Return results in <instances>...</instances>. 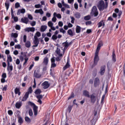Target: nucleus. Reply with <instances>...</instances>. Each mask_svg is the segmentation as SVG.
I'll list each match as a JSON object with an SVG mask.
<instances>
[{
  "mask_svg": "<svg viewBox=\"0 0 125 125\" xmlns=\"http://www.w3.org/2000/svg\"><path fill=\"white\" fill-rule=\"evenodd\" d=\"M25 46H26V47H27V48H29V47H31V42L27 41V42H25Z\"/></svg>",
  "mask_w": 125,
  "mask_h": 125,
  "instance_id": "nucleus-36",
  "label": "nucleus"
},
{
  "mask_svg": "<svg viewBox=\"0 0 125 125\" xmlns=\"http://www.w3.org/2000/svg\"><path fill=\"white\" fill-rule=\"evenodd\" d=\"M47 29V26L42 25L41 27V32H44Z\"/></svg>",
  "mask_w": 125,
  "mask_h": 125,
  "instance_id": "nucleus-29",
  "label": "nucleus"
},
{
  "mask_svg": "<svg viewBox=\"0 0 125 125\" xmlns=\"http://www.w3.org/2000/svg\"><path fill=\"white\" fill-rule=\"evenodd\" d=\"M52 22H54L55 23V22H56V21H57V19H56V16H54V17L52 19Z\"/></svg>",
  "mask_w": 125,
  "mask_h": 125,
  "instance_id": "nucleus-58",
  "label": "nucleus"
},
{
  "mask_svg": "<svg viewBox=\"0 0 125 125\" xmlns=\"http://www.w3.org/2000/svg\"><path fill=\"white\" fill-rule=\"evenodd\" d=\"M98 10H97V7H96V6H93L91 10L90 15L91 16H94V17H97L98 16Z\"/></svg>",
  "mask_w": 125,
  "mask_h": 125,
  "instance_id": "nucleus-3",
  "label": "nucleus"
},
{
  "mask_svg": "<svg viewBox=\"0 0 125 125\" xmlns=\"http://www.w3.org/2000/svg\"><path fill=\"white\" fill-rule=\"evenodd\" d=\"M20 6V3L17 2L15 4V8H19V7Z\"/></svg>",
  "mask_w": 125,
  "mask_h": 125,
  "instance_id": "nucleus-50",
  "label": "nucleus"
},
{
  "mask_svg": "<svg viewBox=\"0 0 125 125\" xmlns=\"http://www.w3.org/2000/svg\"><path fill=\"white\" fill-rule=\"evenodd\" d=\"M34 77L37 79H41L42 78V74L40 73V69H37L34 71Z\"/></svg>",
  "mask_w": 125,
  "mask_h": 125,
  "instance_id": "nucleus-5",
  "label": "nucleus"
},
{
  "mask_svg": "<svg viewBox=\"0 0 125 125\" xmlns=\"http://www.w3.org/2000/svg\"><path fill=\"white\" fill-rule=\"evenodd\" d=\"M100 83V80L98 77H97L95 79V81L94 82V87H97L99 85V83Z\"/></svg>",
  "mask_w": 125,
  "mask_h": 125,
  "instance_id": "nucleus-10",
  "label": "nucleus"
},
{
  "mask_svg": "<svg viewBox=\"0 0 125 125\" xmlns=\"http://www.w3.org/2000/svg\"><path fill=\"white\" fill-rule=\"evenodd\" d=\"M7 70L9 72V74H10V72H12L13 70V66L12 65H10V64H7Z\"/></svg>",
  "mask_w": 125,
  "mask_h": 125,
  "instance_id": "nucleus-22",
  "label": "nucleus"
},
{
  "mask_svg": "<svg viewBox=\"0 0 125 125\" xmlns=\"http://www.w3.org/2000/svg\"><path fill=\"white\" fill-rule=\"evenodd\" d=\"M53 16H55L56 17H57L59 19H61L62 18V16H61V14L56 13V12H54L53 14Z\"/></svg>",
  "mask_w": 125,
  "mask_h": 125,
  "instance_id": "nucleus-32",
  "label": "nucleus"
},
{
  "mask_svg": "<svg viewBox=\"0 0 125 125\" xmlns=\"http://www.w3.org/2000/svg\"><path fill=\"white\" fill-rule=\"evenodd\" d=\"M51 39H52V40H53V41H54V42H55V41H56V40H57V39H58L57 35H55L54 34L52 36Z\"/></svg>",
  "mask_w": 125,
  "mask_h": 125,
  "instance_id": "nucleus-44",
  "label": "nucleus"
},
{
  "mask_svg": "<svg viewBox=\"0 0 125 125\" xmlns=\"http://www.w3.org/2000/svg\"><path fill=\"white\" fill-rule=\"evenodd\" d=\"M34 43L35 45H33V47H37L40 43V41L39 40H34Z\"/></svg>",
  "mask_w": 125,
  "mask_h": 125,
  "instance_id": "nucleus-26",
  "label": "nucleus"
},
{
  "mask_svg": "<svg viewBox=\"0 0 125 125\" xmlns=\"http://www.w3.org/2000/svg\"><path fill=\"white\" fill-rule=\"evenodd\" d=\"M99 54H95V57L94 58V63L93 64V67H95V66H96L97 65L98 62L99 61Z\"/></svg>",
  "mask_w": 125,
  "mask_h": 125,
  "instance_id": "nucleus-4",
  "label": "nucleus"
},
{
  "mask_svg": "<svg viewBox=\"0 0 125 125\" xmlns=\"http://www.w3.org/2000/svg\"><path fill=\"white\" fill-rule=\"evenodd\" d=\"M11 37H12V38H15V39H16V38L18 37V34H17L16 33H12Z\"/></svg>",
  "mask_w": 125,
  "mask_h": 125,
  "instance_id": "nucleus-39",
  "label": "nucleus"
},
{
  "mask_svg": "<svg viewBox=\"0 0 125 125\" xmlns=\"http://www.w3.org/2000/svg\"><path fill=\"white\" fill-rule=\"evenodd\" d=\"M8 114L9 115V116H12V115H13V111H12L11 110H9L8 111Z\"/></svg>",
  "mask_w": 125,
  "mask_h": 125,
  "instance_id": "nucleus-57",
  "label": "nucleus"
},
{
  "mask_svg": "<svg viewBox=\"0 0 125 125\" xmlns=\"http://www.w3.org/2000/svg\"><path fill=\"white\" fill-rule=\"evenodd\" d=\"M71 66L70 65V60L68 58L67 60L66 63L65 64V66L63 67V71H65V70H67L69 67Z\"/></svg>",
  "mask_w": 125,
  "mask_h": 125,
  "instance_id": "nucleus-12",
  "label": "nucleus"
},
{
  "mask_svg": "<svg viewBox=\"0 0 125 125\" xmlns=\"http://www.w3.org/2000/svg\"><path fill=\"white\" fill-rule=\"evenodd\" d=\"M112 60L114 63H115L116 61H117V58H116V53H115V51H113L112 52Z\"/></svg>",
  "mask_w": 125,
  "mask_h": 125,
  "instance_id": "nucleus-21",
  "label": "nucleus"
},
{
  "mask_svg": "<svg viewBox=\"0 0 125 125\" xmlns=\"http://www.w3.org/2000/svg\"><path fill=\"white\" fill-rule=\"evenodd\" d=\"M81 26L77 25L76 28V33L77 34H80V33H81Z\"/></svg>",
  "mask_w": 125,
  "mask_h": 125,
  "instance_id": "nucleus-27",
  "label": "nucleus"
},
{
  "mask_svg": "<svg viewBox=\"0 0 125 125\" xmlns=\"http://www.w3.org/2000/svg\"><path fill=\"white\" fill-rule=\"evenodd\" d=\"M108 2H104L103 0H101L99 1L97 6L100 11H102L108 8Z\"/></svg>",
  "mask_w": 125,
  "mask_h": 125,
  "instance_id": "nucleus-1",
  "label": "nucleus"
},
{
  "mask_svg": "<svg viewBox=\"0 0 125 125\" xmlns=\"http://www.w3.org/2000/svg\"><path fill=\"white\" fill-rule=\"evenodd\" d=\"M21 55L19 56V59L21 62H23L24 61V62L23 63V65H25V64H27V62H28V60H29V58H27V52H21Z\"/></svg>",
  "mask_w": 125,
  "mask_h": 125,
  "instance_id": "nucleus-2",
  "label": "nucleus"
},
{
  "mask_svg": "<svg viewBox=\"0 0 125 125\" xmlns=\"http://www.w3.org/2000/svg\"><path fill=\"white\" fill-rule=\"evenodd\" d=\"M43 63L46 65L48 64V58L47 57H46L43 59Z\"/></svg>",
  "mask_w": 125,
  "mask_h": 125,
  "instance_id": "nucleus-28",
  "label": "nucleus"
},
{
  "mask_svg": "<svg viewBox=\"0 0 125 125\" xmlns=\"http://www.w3.org/2000/svg\"><path fill=\"white\" fill-rule=\"evenodd\" d=\"M35 94H41V93H42V90H41V89H37L35 91Z\"/></svg>",
  "mask_w": 125,
  "mask_h": 125,
  "instance_id": "nucleus-41",
  "label": "nucleus"
},
{
  "mask_svg": "<svg viewBox=\"0 0 125 125\" xmlns=\"http://www.w3.org/2000/svg\"><path fill=\"white\" fill-rule=\"evenodd\" d=\"M2 91H6V90H7V85H5L2 88Z\"/></svg>",
  "mask_w": 125,
  "mask_h": 125,
  "instance_id": "nucleus-54",
  "label": "nucleus"
},
{
  "mask_svg": "<svg viewBox=\"0 0 125 125\" xmlns=\"http://www.w3.org/2000/svg\"><path fill=\"white\" fill-rule=\"evenodd\" d=\"M32 92H33V90L32 89V87H30L28 89V91L25 93H28V95H29L30 93H32Z\"/></svg>",
  "mask_w": 125,
  "mask_h": 125,
  "instance_id": "nucleus-46",
  "label": "nucleus"
},
{
  "mask_svg": "<svg viewBox=\"0 0 125 125\" xmlns=\"http://www.w3.org/2000/svg\"><path fill=\"white\" fill-rule=\"evenodd\" d=\"M119 119H114L113 121L111 123L112 125H116L119 124Z\"/></svg>",
  "mask_w": 125,
  "mask_h": 125,
  "instance_id": "nucleus-33",
  "label": "nucleus"
},
{
  "mask_svg": "<svg viewBox=\"0 0 125 125\" xmlns=\"http://www.w3.org/2000/svg\"><path fill=\"white\" fill-rule=\"evenodd\" d=\"M35 27H27L24 29V31L25 32H32V33H34V32H35Z\"/></svg>",
  "mask_w": 125,
  "mask_h": 125,
  "instance_id": "nucleus-14",
  "label": "nucleus"
},
{
  "mask_svg": "<svg viewBox=\"0 0 125 125\" xmlns=\"http://www.w3.org/2000/svg\"><path fill=\"white\" fill-rule=\"evenodd\" d=\"M104 99H105V95H103L101 101V104H104Z\"/></svg>",
  "mask_w": 125,
  "mask_h": 125,
  "instance_id": "nucleus-49",
  "label": "nucleus"
},
{
  "mask_svg": "<svg viewBox=\"0 0 125 125\" xmlns=\"http://www.w3.org/2000/svg\"><path fill=\"white\" fill-rule=\"evenodd\" d=\"M42 86L44 89H47L49 86H50V84L48 83V81H44L42 84Z\"/></svg>",
  "mask_w": 125,
  "mask_h": 125,
  "instance_id": "nucleus-6",
  "label": "nucleus"
},
{
  "mask_svg": "<svg viewBox=\"0 0 125 125\" xmlns=\"http://www.w3.org/2000/svg\"><path fill=\"white\" fill-rule=\"evenodd\" d=\"M18 123L19 125H22V124H23V119H22L21 116L18 117Z\"/></svg>",
  "mask_w": 125,
  "mask_h": 125,
  "instance_id": "nucleus-31",
  "label": "nucleus"
},
{
  "mask_svg": "<svg viewBox=\"0 0 125 125\" xmlns=\"http://www.w3.org/2000/svg\"><path fill=\"white\" fill-rule=\"evenodd\" d=\"M7 75L5 73H3L1 75V83H5V79H6Z\"/></svg>",
  "mask_w": 125,
  "mask_h": 125,
  "instance_id": "nucleus-11",
  "label": "nucleus"
},
{
  "mask_svg": "<svg viewBox=\"0 0 125 125\" xmlns=\"http://www.w3.org/2000/svg\"><path fill=\"white\" fill-rule=\"evenodd\" d=\"M33 112L34 116H37V115H38V106L36 105L35 106H33Z\"/></svg>",
  "mask_w": 125,
  "mask_h": 125,
  "instance_id": "nucleus-25",
  "label": "nucleus"
},
{
  "mask_svg": "<svg viewBox=\"0 0 125 125\" xmlns=\"http://www.w3.org/2000/svg\"><path fill=\"white\" fill-rule=\"evenodd\" d=\"M35 13H40V14L42 15L43 14V11H42V9H36L35 11Z\"/></svg>",
  "mask_w": 125,
  "mask_h": 125,
  "instance_id": "nucleus-30",
  "label": "nucleus"
},
{
  "mask_svg": "<svg viewBox=\"0 0 125 125\" xmlns=\"http://www.w3.org/2000/svg\"><path fill=\"white\" fill-rule=\"evenodd\" d=\"M67 34L69 36H70V37H73V36H74V33H73V31H72V29H69L67 31Z\"/></svg>",
  "mask_w": 125,
  "mask_h": 125,
  "instance_id": "nucleus-35",
  "label": "nucleus"
},
{
  "mask_svg": "<svg viewBox=\"0 0 125 125\" xmlns=\"http://www.w3.org/2000/svg\"><path fill=\"white\" fill-rule=\"evenodd\" d=\"M61 59H62V57H58L56 58V61L59 62V61H61Z\"/></svg>",
  "mask_w": 125,
  "mask_h": 125,
  "instance_id": "nucleus-61",
  "label": "nucleus"
},
{
  "mask_svg": "<svg viewBox=\"0 0 125 125\" xmlns=\"http://www.w3.org/2000/svg\"><path fill=\"white\" fill-rule=\"evenodd\" d=\"M73 72H74V69L73 68H70L68 69L66 72L67 76H68V77H70V76L72 75V73H73Z\"/></svg>",
  "mask_w": 125,
  "mask_h": 125,
  "instance_id": "nucleus-23",
  "label": "nucleus"
},
{
  "mask_svg": "<svg viewBox=\"0 0 125 125\" xmlns=\"http://www.w3.org/2000/svg\"><path fill=\"white\" fill-rule=\"evenodd\" d=\"M26 12V10L24 8H22L21 9H19L17 11V15H20L21 13L22 14H24V13H25Z\"/></svg>",
  "mask_w": 125,
  "mask_h": 125,
  "instance_id": "nucleus-15",
  "label": "nucleus"
},
{
  "mask_svg": "<svg viewBox=\"0 0 125 125\" xmlns=\"http://www.w3.org/2000/svg\"><path fill=\"white\" fill-rule=\"evenodd\" d=\"M16 30H18L19 31H20V30L21 29V26H20V25L17 24L16 25V27H15Z\"/></svg>",
  "mask_w": 125,
  "mask_h": 125,
  "instance_id": "nucleus-55",
  "label": "nucleus"
},
{
  "mask_svg": "<svg viewBox=\"0 0 125 125\" xmlns=\"http://www.w3.org/2000/svg\"><path fill=\"white\" fill-rule=\"evenodd\" d=\"M5 6L6 8V10H8L9 8V2L6 1L5 2Z\"/></svg>",
  "mask_w": 125,
  "mask_h": 125,
  "instance_id": "nucleus-42",
  "label": "nucleus"
},
{
  "mask_svg": "<svg viewBox=\"0 0 125 125\" xmlns=\"http://www.w3.org/2000/svg\"><path fill=\"white\" fill-rule=\"evenodd\" d=\"M60 32L61 33H62V34H65L66 33V31L64 30L63 28H60Z\"/></svg>",
  "mask_w": 125,
  "mask_h": 125,
  "instance_id": "nucleus-60",
  "label": "nucleus"
},
{
  "mask_svg": "<svg viewBox=\"0 0 125 125\" xmlns=\"http://www.w3.org/2000/svg\"><path fill=\"white\" fill-rule=\"evenodd\" d=\"M101 48L100 47H98V46H97L95 54H99V51L100 50Z\"/></svg>",
  "mask_w": 125,
  "mask_h": 125,
  "instance_id": "nucleus-45",
  "label": "nucleus"
},
{
  "mask_svg": "<svg viewBox=\"0 0 125 125\" xmlns=\"http://www.w3.org/2000/svg\"><path fill=\"white\" fill-rule=\"evenodd\" d=\"M15 94H18L19 96L21 95V92H20V88L18 87H16L15 89Z\"/></svg>",
  "mask_w": 125,
  "mask_h": 125,
  "instance_id": "nucleus-20",
  "label": "nucleus"
},
{
  "mask_svg": "<svg viewBox=\"0 0 125 125\" xmlns=\"http://www.w3.org/2000/svg\"><path fill=\"white\" fill-rule=\"evenodd\" d=\"M24 120L26 123H31V119L27 116L25 117Z\"/></svg>",
  "mask_w": 125,
  "mask_h": 125,
  "instance_id": "nucleus-43",
  "label": "nucleus"
},
{
  "mask_svg": "<svg viewBox=\"0 0 125 125\" xmlns=\"http://www.w3.org/2000/svg\"><path fill=\"white\" fill-rule=\"evenodd\" d=\"M75 17L77 19H79V18H81V14L79 12H77L75 14Z\"/></svg>",
  "mask_w": 125,
  "mask_h": 125,
  "instance_id": "nucleus-38",
  "label": "nucleus"
},
{
  "mask_svg": "<svg viewBox=\"0 0 125 125\" xmlns=\"http://www.w3.org/2000/svg\"><path fill=\"white\" fill-rule=\"evenodd\" d=\"M89 98H90V101L93 104H94L96 102V96L94 95V94H92L90 95Z\"/></svg>",
  "mask_w": 125,
  "mask_h": 125,
  "instance_id": "nucleus-7",
  "label": "nucleus"
},
{
  "mask_svg": "<svg viewBox=\"0 0 125 125\" xmlns=\"http://www.w3.org/2000/svg\"><path fill=\"white\" fill-rule=\"evenodd\" d=\"M84 20H86V21L89 20L90 19V16L88 15V16H85L84 18Z\"/></svg>",
  "mask_w": 125,
  "mask_h": 125,
  "instance_id": "nucleus-51",
  "label": "nucleus"
},
{
  "mask_svg": "<svg viewBox=\"0 0 125 125\" xmlns=\"http://www.w3.org/2000/svg\"><path fill=\"white\" fill-rule=\"evenodd\" d=\"M28 114L30 117H32L33 116V110H32V109H30L28 111Z\"/></svg>",
  "mask_w": 125,
  "mask_h": 125,
  "instance_id": "nucleus-52",
  "label": "nucleus"
},
{
  "mask_svg": "<svg viewBox=\"0 0 125 125\" xmlns=\"http://www.w3.org/2000/svg\"><path fill=\"white\" fill-rule=\"evenodd\" d=\"M15 107L17 109H20L22 107V103L21 102H17L15 104Z\"/></svg>",
  "mask_w": 125,
  "mask_h": 125,
  "instance_id": "nucleus-19",
  "label": "nucleus"
},
{
  "mask_svg": "<svg viewBox=\"0 0 125 125\" xmlns=\"http://www.w3.org/2000/svg\"><path fill=\"white\" fill-rule=\"evenodd\" d=\"M62 4L63 6H64L65 7H66L67 8H70V6H69V5L65 3V2H64V0H62Z\"/></svg>",
  "mask_w": 125,
  "mask_h": 125,
  "instance_id": "nucleus-37",
  "label": "nucleus"
},
{
  "mask_svg": "<svg viewBox=\"0 0 125 125\" xmlns=\"http://www.w3.org/2000/svg\"><path fill=\"white\" fill-rule=\"evenodd\" d=\"M7 65H10V62H12V57L10 55H7Z\"/></svg>",
  "mask_w": 125,
  "mask_h": 125,
  "instance_id": "nucleus-18",
  "label": "nucleus"
},
{
  "mask_svg": "<svg viewBox=\"0 0 125 125\" xmlns=\"http://www.w3.org/2000/svg\"><path fill=\"white\" fill-rule=\"evenodd\" d=\"M29 105V106H31V107H34L36 105L35 104L31 101H29L27 103Z\"/></svg>",
  "mask_w": 125,
  "mask_h": 125,
  "instance_id": "nucleus-40",
  "label": "nucleus"
},
{
  "mask_svg": "<svg viewBox=\"0 0 125 125\" xmlns=\"http://www.w3.org/2000/svg\"><path fill=\"white\" fill-rule=\"evenodd\" d=\"M102 26H105V22H104V20L101 21L99 22L98 24V28H100L102 27Z\"/></svg>",
  "mask_w": 125,
  "mask_h": 125,
  "instance_id": "nucleus-24",
  "label": "nucleus"
},
{
  "mask_svg": "<svg viewBox=\"0 0 125 125\" xmlns=\"http://www.w3.org/2000/svg\"><path fill=\"white\" fill-rule=\"evenodd\" d=\"M51 68H55L57 66L55 63V57H53L51 59Z\"/></svg>",
  "mask_w": 125,
  "mask_h": 125,
  "instance_id": "nucleus-9",
  "label": "nucleus"
},
{
  "mask_svg": "<svg viewBox=\"0 0 125 125\" xmlns=\"http://www.w3.org/2000/svg\"><path fill=\"white\" fill-rule=\"evenodd\" d=\"M83 95L85 97H87V98H89L90 97V95H89V91L86 90H84L83 91Z\"/></svg>",
  "mask_w": 125,
  "mask_h": 125,
  "instance_id": "nucleus-13",
  "label": "nucleus"
},
{
  "mask_svg": "<svg viewBox=\"0 0 125 125\" xmlns=\"http://www.w3.org/2000/svg\"><path fill=\"white\" fill-rule=\"evenodd\" d=\"M62 44L64 46V48H68L69 47L68 40H66V42H63Z\"/></svg>",
  "mask_w": 125,
  "mask_h": 125,
  "instance_id": "nucleus-34",
  "label": "nucleus"
},
{
  "mask_svg": "<svg viewBox=\"0 0 125 125\" xmlns=\"http://www.w3.org/2000/svg\"><path fill=\"white\" fill-rule=\"evenodd\" d=\"M72 109H73V105H69L67 108V110L69 113H71V111H72Z\"/></svg>",
  "mask_w": 125,
  "mask_h": 125,
  "instance_id": "nucleus-47",
  "label": "nucleus"
},
{
  "mask_svg": "<svg viewBox=\"0 0 125 125\" xmlns=\"http://www.w3.org/2000/svg\"><path fill=\"white\" fill-rule=\"evenodd\" d=\"M48 26L49 27H51L52 26H53V23H52V22L49 21L48 22Z\"/></svg>",
  "mask_w": 125,
  "mask_h": 125,
  "instance_id": "nucleus-59",
  "label": "nucleus"
},
{
  "mask_svg": "<svg viewBox=\"0 0 125 125\" xmlns=\"http://www.w3.org/2000/svg\"><path fill=\"white\" fill-rule=\"evenodd\" d=\"M28 98H29V93H25L24 96L23 97L22 99H21V101L22 102H25Z\"/></svg>",
  "mask_w": 125,
  "mask_h": 125,
  "instance_id": "nucleus-17",
  "label": "nucleus"
},
{
  "mask_svg": "<svg viewBox=\"0 0 125 125\" xmlns=\"http://www.w3.org/2000/svg\"><path fill=\"white\" fill-rule=\"evenodd\" d=\"M14 21L15 22H18V17H14L13 18Z\"/></svg>",
  "mask_w": 125,
  "mask_h": 125,
  "instance_id": "nucleus-63",
  "label": "nucleus"
},
{
  "mask_svg": "<svg viewBox=\"0 0 125 125\" xmlns=\"http://www.w3.org/2000/svg\"><path fill=\"white\" fill-rule=\"evenodd\" d=\"M56 53H57V54H59L60 53H61V50L58 47H57V49L56 50Z\"/></svg>",
  "mask_w": 125,
  "mask_h": 125,
  "instance_id": "nucleus-53",
  "label": "nucleus"
},
{
  "mask_svg": "<svg viewBox=\"0 0 125 125\" xmlns=\"http://www.w3.org/2000/svg\"><path fill=\"white\" fill-rule=\"evenodd\" d=\"M106 71V66L102 65L101 67L100 74L101 76H103L105 74V72Z\"/></svg>",
  "mask_w": 125,
  "mask_h": 125,
  "instance_id": "nucleus-8",
  "label": "nucleus"
},
{
  "mask_svg": "<svg viewBox=\"0 0 125 125\" xmlns=\"http://www.w3.org/2000/svg\"><path fill=\"white\" fill-rule=\"evenodd\" d=\"M75 97V95H74V93H71L70 96H69L68 98V100H70V99H72Z\"/></svg>",
  "mask_w": 125,
  "mask_h": 125,
  "instance_id": "nucleus-48",
  "label": "nucleus"
},
{
  "mask_svg": "<svg viewBox=\"0 0 125 125\" xmlns=\"http://www.w3.org/2000/svg\"><path fill=\"white\" fill-rule=\"evenodd\" d=\"M58 25H59V27H62L63 26V22L59 21Z\"/></svg>",
  "mask_w": 125,
  "mask_h": 125,
  "instance_id": "nucleus-64",
  "label": "nucleus"
},
{
  "mask_svg": "<svg viewBox=\"0 0 125 125\" xmlns=\"http://www.w3.org/2000/svg\"><path fill=\"white\" fill-rule=\"evenodd\" d=\"M43 96H42V95H39L36 96V98H37V99H40V100L43 98Z\"/></svg>",
  "mask_w": 125,
  "mask_h": 125,
  "instance_id": "nucleus-56",
  "label": "nucleus"
},
{
  "mask_svg": "<svg viewBox=\"0 0 125 125\" xmlns=\"http://www.w3.org/2000/svg\"><path fill=\"white\" fill-rule=\"evenodd\" d=\"M21 22L24 24H27L29 22V19L27 17H24L21 19Z\"/></svg>",
  "mask_w": 125,
  "mask_h": 125,
  "instance_id": "nucleus-16",
  "label": "nucleus"
},
{
  "mask_svg": "<svg viewBox=\"0 0 125 125\" xmlns=\"http://www.w3.org/2000/svg\"><path fill=\"white\" fill-rule=\"evenodd\" d=\"M28 18H29L30 20H33V16H32L31 14H28Z\"/></svg>",
  "mask_w": 125,
  "mask_h": 125,
  "instance_id": "nucleus-62",
  "label": "nucleus"
}]
</instances>
